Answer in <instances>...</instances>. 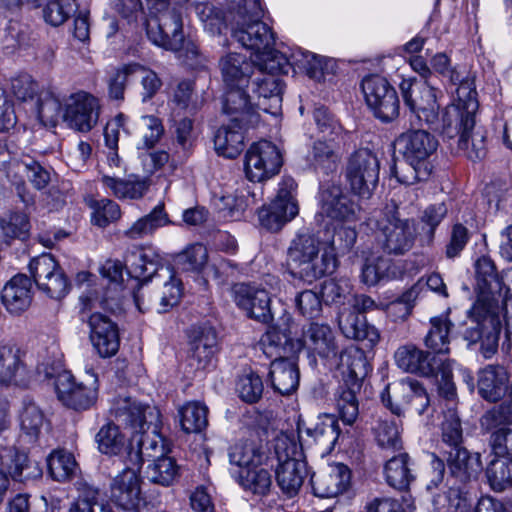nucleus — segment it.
<instances>
[{
    "label": "nucleus",
    "instance_id": "1",
    "mask_svg": "<svg viewBox=\"0 0 512 512\" xmlns=\"http://www.w3.org/2000/svg\"><path fill=\"white\" fill-rule=\"evenodd\" d=\"M111 410L115 418L131 430L124 464L132 465L133 452L139 455L141 466L145 458L154 460L163 456L164 440L159 434L161 415L157 407L119 395L114 399Z\"/></svg>",
    "mask_w": 512,
    "mask_h": 512
},
{
    "label": "nucleus",
    "instance_id": "2",
    "mask_svg": "<svg viewBox=\"0 0 512 512\" xmlns=\"http://www.w3.org/2000/svg\"><path fill=\"white\" fill-rule=\"evenodd\" d=\"M478 107V100L466 83L459 90V100L443 110L442 136L457 138L458 149L473 161L487 154V130L476 125Z\"/></svg>",
    "mask_w": 512,
    "mask_h": 512
},
{
    "label": "nucleus",
    "instance_id": "3",
    "mask_svg": "<svg viewBox=\"0 0 512 512\" xmlns=\"http://www.w3.org/2000/svg\"><path fill=\"white\" fill-rule=\"evenodd\" d=\"M263 9L260 0H245L230 6L233 38L253 56L274 46L275 38L270 27L261 21Z\"/></svg>",
    "mask_w": 512,
    "mask_h": 512
},
{
    "label": "nucleus",
    "instance_id": "4",
    "mask_svg": "<svg viewBox=\"0 0 512 512\" xmlns=\"http://www.w3.org/2000/svg\"><path fill=\"white\" fill-rule=\"evenodd\" d=\"M443 453L450 471L446 493L449 507L456 508L458 512H468V484L477 479L482 469L480 454L470 453L464 447L444 450Z\"/></svg>",
    "mask_w": 512,
    "mask_h": 512
},
{
    "label": "nucleus",
    "instance_id": "5",
    "mask_svg": "<svg viewBox=\"0 0 512 512\" xmlns=\"http://www.w3.org/2000/svg\"><path fill=\"white\" fill-rule=\"evenodd\" d=\"M219 68L224 83L229 88L224 100V112L235 113L244 109L248 116V123L255 124L259 122L256 113L250 112L247 106L246 91L244 88L249 84L254 72L253 61L250 62L244 55L238 53H228L221 57Z\"/></svg>",
    "mask_w": 512,
    "mask_h": 512
},
{
    "label": "nucleus",
    "instance_id": "6",
    "mask_svg": "<svg viewBox=\"0 0 512 512\" xmlns=\"http://www.w3.org/2000/svg\"><path fill=\"white\" fill-rule=\"evenodd\" d=\"M288 257L293 273L308 282L332 273L336 268L335 256L321 252L319 241L309 233H300L292 240Z\"/></svg>",
    "mask_w": 512,
    "mask_h": 512
},
{
    "label": "nucleus",
    "instance_id": "7",
    "mask_svg": "<svg viewBox=\"0 0 512 512\" xmlns=\"http://www.w3.org/2000/svg\"><path fill=\"white\" fill-rule=\"evenodd\" d=\"M348 386H355L363 380L369 371L366 356L360 348L351 345L343 350L339 357L332 358ZM341 420L346 425H352L358 418V401L352 387L345 389L337 400Z\"/></svg>",
    "mask_w": 512,
    "mask_h": 512
},
{
    "label": "nucleus",
    "instance_id": "8",
    "mask_svg": "<svg viewBox=\"0 0 512 512\" xmlns=\"http://www.w3.org/2000/svg\"><path fill=\"white\" fill-rule=\"evenodd\" d=\"M275 478L281 491L288 497L298 494L307 475L302 450L294 436L280 434L275 439Z\"/></svg>",
    "mask_w": 512,
    "mask_h": 512
},
{
    "label": "nucleus",
    "instance_id": "9",
    "mask_svg": "<svg viewBox=\"0 0 512 512\" xmlns=\"http://www.w3.org/2000/svg\"><path fill=\"white\" fill-rule=\"evenodd\" d=\"M400 76L402 81L399 88L405 105L419 121L441 134L444 122L443 114L439 117L438 99L442 97V91L428 81L419 82L415 77Z\"/></svg>",
    "mask_w": 512,
    "mask_h": 512
},
{
    "label": "nucleus",
    "instance_id": "10",
    "mask_svg": "<svg viewBox=\"0 0 512 512\" xmlns=\"http://www.w3.org/2000/svg\"><path fill=\"white\" fill-rule=\"evenodd\" d=\"M127 261L130 263L129 273L139 281L147 282L154 275L168 277L169 281H165L163 285L159 312H166L178 304L182 295L181 280L176 277L173 269L160 265L158 255L152 251H139Z\"/></svg>",
    "mask_w": 512,
    "mask_h": 512
},
{
    "label": "nucleus",
    "instance_id": "11",
    "mask_svg": "<svg viewBox=\"0 0 512 512\" xmlns=\"http://www.w3.org/2000/svg\"><path fill=\"white\" fill-rule=\"evenodd\" d=\"M369 225L378 230V241L387 254L403 255L412 248L415 239L414 223L410 219L400 218L394 204L387 205L370 219Z\"/></svg>",
    "mask_w": 512,
    "mask_h": 512
},
{
    "label": "nucleus",
    "instance_id": "12",
    "mask_svg": "<svg viewBox=\"0 0 512 512\" xmlns=\"http://www.w3.org/2000/svg\"><path fill=\"white\" fill-rule=\"evenodd\" d=\"M247 106L260 118L259 110L277 117L282 108L283 82L279 76L256 72L246 86Z\"/></svg>",
    "mask_w": 512,
    "mask_h": 512
},
{
    "label": "nucleus",
    "instance_id": "13",
    "mask_svg": "<svg viewBox=\"0 0 512 512\" xmlns=\"http://www.w3.org/2000/svg\"><path fill=\"white\" fill-rule=\"evenodd\" d=\"M380 161L366 148L355 151L348 159L345 176L351 190L362 198H369L379 181Z\"/></svg>",
    "mask_w": 512,
    "mask_h": 512
},
{
    "label": "nucleus",
    "instance_id": "14",
    "mask_svg": "<svg viewBox=\"0 0 512 512\" xmlns=\"http://www.w3.org/2000/svg\"><path fill=\"white\" fill-rule=\"evenodd\" d=\"M132 465L125 464L110 484V499L119 508L136 512L144 501L141 491V461L137 453L131 455Z\"/></svg>",
    "mask_w": 512,
    "mask_h": 512
},
{
    "label": "nucleus",
    "instance_id": "15",
    "mask_svg": "<svg viewBox=\"0 0 512 512\" xmlns=\"http://www.w3.org/2000/svg\"><path fill=\"white\" fill-rule=\"evenodd\" d=\"M297 184L292 177H284L279 183L276 198L258 212L260 224L270 231H279L298 214L294 193Z\"/></svg>",
    "mask_w": 512,
    "mask_h": 512
},
{
    "label": "nucleus",
    "instance_id": "16",
    "mask_svg": "<svg viewBox=\"0 0 512 512\" xmlns=\"http://www.w3.org/2000/svg\"><path fill=\"white\" fill-rule=\"evenodd\" d=\"M362 91L367 105L375 117L390 122L399 115V98L395 88L379 75H370L362 80Z\"/></svg>",
    "mask_w": 512,
    "mask_h": 512
},
{
    "label": "nucleus",
    "instance_id": "17",
    "mask_svg": "<svg viewBox=\"0 0 512 512\" xmlns=\"http://www.w3.org/2000/svg\"><path fill=\"white\" fill-rule=\"evenodd\" d=\"M87 383L75 382L73 376L64 372L55 383L58 399L68 408L76 411L91 408L98 398V379L91 368L86 369Z\"/></svg>",
    "mask_w": 512,
    "mask_h": 512
},
{
    "label": "nucleus",
    "instance_id": "18",
    "mask_svg": "<svg viewBox=\"0 0 512 512\" xmlns=\"http://www.w3.org/2000/svg\"><path fill=\"white\" fill-rule=\"evenodd\" d=\"M283 164L279 148L272 142L253 143L246 152L244 170L251 182H264L279 173Z\"/></svg>",
    "mask_w": 512,
    "mask_h": 512
},
{
    "label": "nucleus",
    "instance_id": "19",
    "mask_svg": "<svg viewBox=\"0 0 512 512\" xmlns=\"http://www.w3.org/2000/svg\"><path fill=\"white\" fill-rule=\"evenodd\" d=\"M41 475V470L32 464L25 453L13 447L0 448V504L5 499L12 483L24 482Z\"/></svg>",
    "mask_w": 512,
    "mask_h": 512
},
{
    "label": "nucleus",
    "instance_id": "20",
    "mask_svg": "<svg viewBox=\"0 0 512 512\" xmlns=\"http://www.w3.org/2000/svg\"><path fill=\"white\" fill-rule=\"evenodd\" d=\"M236 306L252 319L262 323L272 320L271 298L268 290L256 283H236L231 288Z\"/></svg>",
    "mask_w": 512,
    "mask_h": 512
},
{
    "label": "nucleus",
    "instance_id": "21",
    "mask_svg": "<svg viewBox=\"0 0 512 512\" xmlns=\"http://www.w3.org/2000/svg\"><path fill=\"white\" fill-rule=\"evenodd\" d=\"M99 113L98 99L85 91L73 93L64 100L62 118L78 131H90L97 124Z\"/></svg>",
    "mask_w": 512,
    "mask_h": 512
},
{
    "label": "nucleus",
    "instance_id": "22",
    "mask_svg": "<svg viewBox=\"0 0 512 512\" xmlns=\"http://www.w3.org/2000/svg\"><path fill=\"white\" fill-rule=\"evenodd\" d=\"M245 110L226 113L230 116L228 124L221 126L214 136V146L218 154L227 158L237 157L244 148V130L256 127L258 123H248Z\"/></svg>",
    "mask_w": 512,
    "mask_h": 512
},
{
    "label": "nucleus",
    "instance_id": "23",
    "mask_svg": "<svg viewBox=\"0 0 512 512\" xmlns=\"http://www.w3.org/2000/svg\"><path fill=\"white\" fill-rule=\"evenodd\" d=\"M477 300L473 305L476 312L480 306L498 307L502 296V278L496 273L493 261L488 256H481L475 263Z\"/></svg>",
    "mask_w": 512,
    "mask_h": 512
},
{
    "label": "nucleus",
    "instance_id": "24",
    "mask_svg": "<svg viewBox=\"0 0 512 512\" xmlns=\"http://www.w3.org/2000/svg\"><path fill=\"white\" fill-rule=\"evenodd\" d=\"M394 145L405 161L431 164L430 158L438 148V141L434 135L419 129L400 134Z\"/></svg>",
    "mask_w": 512,
    "mask_h": 512
},
{
    "label": "nucleus",
    "instance_id": "25",
    "mask_svg": "<svg viewBox=\"0 0 512 512\" xmlns=\"http://www.w3.org/2000/svg\"><path fill=\"white\" fill-rule=\"evenodd\" d=\"M321 209L329 218L353 222L360 219L361 207L347 191L332 184L321 191Z\"/></svg>",
    "mask_w": 512,
    "mask_h": 512
},
{
    "label": "nucleus",
    "instance_id": "26",
    "mask_svg": "<svg viewBox=\"0 0 512 512\" xmlns=\"http://www.w3.org/2000/svg\"><path fill=\"white\" fill-rule=\"evenodd\" d=\"M89 338L93 348L102 358L114 356L120 345L117 325L106 315L95 312L87 320Z\"/></svg>",
    "mask_w": 512,
    "mask_h": 512
},
{
    "label": "nucleus",
    "instance_id": "27",
    "mask_svg": "<svg viewBox=\"0 0 512 512\" xmlns=\"http://www.w3.org/2000/svg\"><path fill=\"white\" fill-rule=\"evenodd\" d=\"M314 494L320 498H331L345 492L351 484V471L342 464L335 463L327 470L311 477Z\"/></svg>",
    "mask_w": 512,
    "mask_h": 512
},
{
    "label": "nucleus",
    "instance_id": "28",
    "mask_svg": "<svg viewBox=\"0 0 512 512\" xmlns=\"http://www.w3.org/2000/svg\"><path fill=\"white\" fill-rule=\"evenodd\" d=\"M33 282L25 274H16L3 287L1 300L12 315H21L31 305Z\"/></svg>",
    "mask_w": 512,
    "mask_h": 512
},
{
    "label": "nucleus",
    "instance_id": "29",
    "mask_svg": "<svg viewBox=\"0 0 512 512\" xmlns=\"http://www.w3.org/2000/svg\"><path fill=\"white\" fill-rule=\"evenodd\" d=\"M422 388L417 380L403 378L388 384L381 393V400L394 415L401 416L418 395V389Z\"/></svg>",
    "mask_w": 512,
    "mask_h": 512
},
{
    "label": "nucleus",
    "instance_id": "30",
    "mask_svg": "<svg viewBox=\"0 0 512 512\" xmlns=\"http://www.w3.org/2000/svg\"><path fill=\"white\" fill-rule=\"evenodd\" d=\"M27 373L24 353L20 348L9 344L0 345V385H20L26 380Z\"/></svg>",
    "mask_w": 512,
    "mask_h": 512
},
{
    "label": "nucleus",
    "instance_id": "31",
    "mask_svg": "<svg viewBox=\"0 0 512 512\" xmlns=\"http://www.w3.org/2000/svg\"><path fill=\"white\" fill-rule=\"evenodd\" d=\"M508 383L509 374L503 366L487 365L478 372V392L487 401L500 400L507 391Z\"/></svg>",
    "mask_w": 512,
    "mask_h": 512
},
{
    "label": "nucleus",
    "instance_id": "32",
    "mask_svg": "<svg viewBox=\"0 0 512 512\" xmlns=\"http://www.w3.org/2000/svg\"><path fill=\"white\" fill-rule=\"evenodd\" d=\"M339 327L348 339L367 341L370 347L378 343L380 334L375 326L367 323L364 315L355 311H343L339 314Z\"/></svg>",
    "mask_w": 512,
    "mask_h": 512
},
{
    "label": "nucleus",
    "instance_id": "33",
    "mask_svg": "<svg viewBox=\"0 0 512 512\" xmlns=\"http://www.w3.org/2000/svg\"><path fill=\"white\" fill-rule=\"evenodd\" d=\"M293 67L304 71L315 81H325L326 77L334 74L335 62L332 59L318 56L309 51L297 48L291 52Z\"/></svg>",
    "mask_w": 512,
    "mask_h": 512
},
{
    "label": "nucleus",
    "instance_id": "34",
    "mask_svg": "<svg viewBox=\"0 0 512 512\" xmlns=\"http://www.w3.org/2000/svg\"><path fill=\"white\" fill-rule=\"evenodd\" d=\"M302 349L305 347L327 360L336 358V344L331 328L324 324L312 323L303 333Z\"/></svg>",
    "mask_w": 512,
    "mask_h": 512
},
{
    "label": "nucleus",
    "instance_id": "35",
    "mask_svg": "<svg viewBox=\"0 0 512 512\" xmlns=\"http://www.w3.org/2000/svg\"><path fill=\"white\" fill-rule=\"evenodd\" d=\"M340 158V147L335 138L315 141L306 155L307 164L323 173L335 170Z\"/></svg>",
    "mask_w": 512,
    "mask_h": 512
},
{
    "label": "nucleus",
    "instance_id": "36",
    "mask_svg": "<svg viewBox=\"0 0 512 512\" xmlns=\"http://www.w3.org/2000/svg\"><path fill=\"white\" fill-rule=\"evenodd\" d=\"M396 365L405 372L430 376L435 368L429 360V354L413 344L400 346L394 354Z\"/></svg>",
    "mask_w": 512,
    "mask_h": 512
},
{
    "label": "nucleus",
    "instance_id": "37",
    "mask_svg": "<svg viewBox=\"0 0 512 512\" xmlns=\"http://www.w3.org/2000/svg\"><path fill=\"white\" fill-rule=\"evenodd\" d=\"M272 387L282 395L294 392L299 384L297 365L289 359H275L269 372Z\"/></svg>",
    "mask_w": 512,
    "mask_h": 512
},
{
    "label": "nucleus",
    "instance_id": "38",
    "mask_svg": "<svg viewBox=\"0 0 512 512\" xmlns=\"http://www.w3.org/2000/svg\"><path fill=\"white\" fill-rule=\"evenodd\" d=\"M217 347L216 332L211 329H203L191 342L189 362L197 370L205 369L211 363Z\"/></svg>",
    "mask_w": 512,
    "mask_h": 512
},
{
    "label": "nucleus",
    "instance_id": "39",
    "mask_svg": "<svg viewBox=\"0 0 512 512\" xmlns=\"http://www.w3.org/2000/svg\"><path fill=\"white\" fill-rule=\"evenodd\" d=\"M431 70L438 73L442 77H446L453 85H458L456 90V98L453 101L459 100V90L464 84H469L473 95H477L473 79L468 75L464 67L454 66L450 64V59L445 53H437L430 59Z\"/></svg>",
    "mask_w": 512,
    "mask_h": 512
},
{
    "label": "nucleus",
    "instance_id": "40",
    "mask_svg": "<svg viewBox=\"0 0 512 512\" xmlns=\"http://www.w3.org/2000/svg\"><path fill=\"white\" fill-rule=\"evenodd\" d=\"M170 224L164 203L157 204L147 215L136 220L126 231L131 239H140L152 235L156 230Z\"/></svg>",
    "mask_w": 512,
    "mask_h": 512
},
{
    "label": "nucleus",
    "instance_id": "41",
    "mask_svg": "<svg viewBox=\"0 0 512 512\" xmlns=\"http://www.w3.org/2000/svg\"><path fill=\"white\" fill-rule=\"evenodd\" d=\"M385 479L395 489H407L414 480L411 460L407 453H400L389 459L384 466Z\"/></svg>",
    "mask_w": 512,
    "mask_h": 512
},
{
    "label": "nucleus",
    "instance_id": "42",
    "mask_svg": "<svg viewBox=\"0 0 512 512\" xmlns=\"http://www.w3.org/2000/svg\"><path fill=\"white\" fill-rule=\"evenodd\" d=\"M264 459L261 444L254 439H246L235 443L229 451V460L232 465L246 470L260 466Z\"/></svg>",
    "mask_w": 512,
    "mask_h": 512
},
{
    "label": "nucleus",
    "instance_id": "43",
    "mask_svg": "<svg viewBox=\"0 0 512 512\" xmlns=\"http://www.w3.org/2000/svg\"><path fill=\"white\" fill-rule=\"evenodd\" d=\"M101 182L105 189L119 199H139L149 187L146 180L138 178L126 180L110 175H103Z\"/></svg>",
    "mask_w": 512,
    "mask_h": 512
},
{
    "label": "nucleus",
    "instance_id": "44",
    "mask_svg": "<svg viewBox=\"0 0 512 512\" xmlns=\"http://www.w3.org/2000/svg\"><path fill=\"white\" fill-rule=\"evenodd\" d=\"M485 476L490 487L497 492H501L512 486V457L496 456L489 461Z\"/></svg>",
    "mask_w": 512,
    "mask_h": 512
},
{
    "label": "nucleus",
    "instance_id": "45",
    "mask_svg": "<svg viewBox=\"0 0 512 512\" xmlns=\"http://www.w3.org/2000/svg\"><path fill=\"white\" fill-rule=\"evenodd\" d=\"M261 344L264 352L274 349L278 359H284V356L295 354L302 350V341L292 338L290 335L282 332L278 328L272 327L262 336Z\"/></svg>",
    "mask_w": 512,
    "mask_h": 512
},
{
    "label": "nucleus",
    "instance_id": "46",
    "mask_svg": "<svg viewBox=\"0 0 512 512\" xmlns=\"http://www.w3.org/2000/svg\"><path fill=\"white\" fill-rule=\"evenodd\" d=\"M252 57L254 72L279 76V74L288 73L289 68L293 66L291 55L287 57L285 54L275 50L274 46Z\"/></svg>",
    "mask_w": 512,
    "mask_h": 512
},
{
    "label": "nucleus",
    "instance_id": "47",
    "mask_svg": "<svg viewBox=\"0 0 512 512\" xmlns=\"http://www.w3.org/2000/svg\"><path fill=\"white\" fill-rule=\"evenodd\" d=\"M306 433L326 451H331L339 437L340 431L338 422L332 415H322L318 417L313 427L306 429Z\"/></svg>",
    "mask_w": 512,
    "mask_h": 512
},
{
    "label": "nucleus",
    "instance_id": "48",
    "mask_svg": "<svg viewBox=\"0 0 512 512\" xmlns=\"http://www.w3.org/2000/svg\"><path fill=\"white\" fill-rule=\"evenodd\" d=\"M497 310L498 307H487L486 315L483 317V329L485 330L480 342L481 353L486 359L491 358L498 349L501 320Z\"/></svg>",
    "mask_w": 512,
    "mask_h": 512
},
{
    "label": "nucleus",
    "instance_id": "49",
    "mask_svg": "<svg viewBox=\"0 0 512 512\" xmlns=\"http://www.w3.org/2000/svg\"><path fill=\"white\" fill-rule=\"evenodd\" d=\"M401 421L395 418L381 417L373 428L377 444L386 450L397 451L402 448Z\"/></svg>",
    "mask_w": 512,
    "mask_h": 512
},
{
    "label": "nucleus",
    "instance_id": "50",
    "mask_svg": "<svg viewBox=\"0 0 512 512\" xmlns=\"http://www.w3.org/2000/svg\"><path fill=\"white\" fill-rule=\"evenodd\" d=\"M179 476L180 467L177 465L175 459L169 456L154 459L146 469L147 479L154 484L164 487L172 485Z\"/></svg>",
    "mask_w": 512,
    "mask_h": 512
},
{
    "label": "nucleus",
    "instance_id": "51",
    "mask_svg": "<svg viewBox=\"0 0 512 512\" xmlns=\"http://www.w3.org/2000/svg\"><path fill=\"white\" fill-rule=\"evenodd\" d=\"M431 328L425 337V345L438 354L449 352V333L452 323L447 315L431 318Z\"/></svg>",
    "mask_w": 512,
    "mask_h": 512
},
{
    "label": "nucleus",
    "instance_id": "52",
    "mask_svg": "<svg viewBox=\"0 0 512 512\" xmlns=\"http://www.w3.org/2000/svg\"><path fill=\"white\" fill-rule=\"evenodd\" d=\"M194 9L197 17L203 24L204 30L211 35L221 34L226 28L227 21L231 23L230 11L225 16L223 11L213 3H196Z\"/></svg>",
    "mask_w": 512,
    "mask_h": 512
},
{
    "label": "nucleus",
    "instance_id": "53",
    "mask_svg": "<svg viewBox=\"0 0 512 512\" xmlns=\"http://www.w3.org/2000/svg\"><path fill=\"white\" fill-rule=\"evenodd\" d=\"M96 443L98 450L109 456H117L128 450L125 436L121 433L119 427L113 423H107L100 428L96 434Z\"/></svg>",
    "mask_w": 512,
    "mask_h": 512
},
{
    "label": "nucleus",
    "instance_id": "54",
    "mask_svg": "<svg viewBox=\"0 0 512 512\" xmlns=\"http://www.w3.org/2000/svg\"><path fill=\"white\" fill-rule=\"evenodd\" d=\"M46 425L42 409L33 401H25L20 413V427L29 441H35Z\"/></svg>",
    "mask_w": 512,
    "mask_h": 512
},
{
    "label": "nucleus",
    "instance_id": "55",
    "mask_svg": "<svg viewBox=\"0 0 512 512\" xmlns=\"http://www.w3.org/2000/svg\"><path fill=\"white\" fill-rule=\"evenodd\" d=\"M47 464L50 475L59 482L71 479L78 472L74 455L66 450L53 451L47 459Z\"/></svg>",
    "mask_w": 512,
    "mask_h": 512
},
{
    "label": "nucleus",
    "instance_id": "56",
    "mask_svg": "<svg viewBox=\"0 0 512 512\" xmlns=\"http://www.w3.org/2000/svg\"><path fill=\"white\" fill-rule=\"evenodd\" d=\"M208 408L198 401H191L179 409L182 429L187 433H198L206 428Z\"/></svg>",
    "mask_w": 512,
    "mask_h": 512
},
{
    "label": "nucleus",
    "instance_id": "57",
    "mask_svg": "<svg viewBox=\"0 0 512 512\" xmlns=\"http://www.w3.org/2000/svg\"><path fill=\"white\" fill-rule=\"evenodd\" d=\"M174 262L179 271L200 273L208 262L207 248L199 243L190 245L175 257Z\"/></svg>",
    "mask_w": 512,
    "mask_h": 512
},
{
    "label": "nucleus",
    "instance_id": "58",
    "mask_svg": "<svg viewBox=\"0 0 512 512\" xmlns=\"http://www.w3.org/2000/svg\"><path fill=\"white\" fill-rule=\"evenodd\" d=\"M238 482L245 490L260 495L266 494L272 484L268 470L259 466L241 470L238 475Z\"/></svg>",
    "mask_w": 512,
    "mask_h": 512
},
{
    "label": "nucleus",
    "instance_id": "59",
    "mask_svg": "<svg viewBox=\"0 0 512 512\" xmlns=\"http://www.w3.org/2000/svg\"><path fill=\"white\" fill-rule=\"evenodd\" d=\"M64 112V104L51 92H42L37 101V113L45 126H55Z\"/></svg>",
    "mask_w": 512,
    "mask_h": 512
},
{
    "label": "nucleus",
    "instance_id": "60",
    "mask_svg": "<svg viewBox=\"0 0 512 512\" xmlns=\"http://www.w3.org/2000/svg\"><path fill=\"white\" fill-rule=\"evenodd\" d=\"M432 168V164L410 163L404 160L400 166L393 167L391 173L401 184L414 185L427 181L431 176Z\"/></svg>",
    "mask_w": 512,
    "mask_h": 512
},
{
    "label": "nucleus",
    "instance_id": "61",
    "mask_svg": "<svg viewBox=\"0 0 512 512\" xmlns=\"http://www.w3.org/2000/svg\"><path fill=\"white\" fill-rule=\"evenodd\" d=\"M462 442V428L456 411L449 408L444 414L442 423V443L447 446L446 450L460 448Z\"/></svg>",
    "mask_w": 512,
    "mask_h": 512
},
{
    "label": "nucleus",
    "instance_id": "62",
    "mask_svg": "<svg viewBox=\"0 0 512 512\" xmlns=\"http://www.w3.org/2000/svg\"><path fill=\"white\" fill-rule=\"evenodd\" d=\"M75 8V0H49L43 8V17L48 24L60 26L74 13Z\"/></svg>",
    "mask_w": 512,
    "mask_h": 512
},
{
    "label": "nucleus",
    "instance_id": "63",
    "mask_svg": "<svg viewBox=\"0 0 512 512\" xmlns=\"http://www.w3.org/2000/svg\"><path fill=\"white\" fill-rule=\"evenodd\" d=\"M13 169L17 173H25L29 182L37 190L44 189L50 182L51 175L49 170L35 160L19 161L14 164Z\"/></svg>",
    "mask_w": 512,
    "mask_h": 512
},
{
    "label": "nucleus",
    "instance_id": "64",
    "mask_svg": "<svg viewBox=\"0 0 512 512\" xmlns=\"http://www.w3.org/2000/svg\"><path fill=\"white\" fill-rule=\"evenodd\" d=\"M390 263L380 256L367 257L361 271V280L368 286L376 285L380 280L388 276Z\"/></svg>",
    "mask_w": 512,
    "mask_h": 512
}]
</instances>
